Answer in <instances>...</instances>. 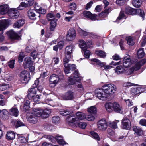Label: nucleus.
<instances>
[{
    "mask_svg": "<svg viewBox=\"0 0 146 146\" xmlns=\"http://www.w3.org/2000/svg\"><path fill=\"white\" fill-rule=\"evenodd\" d=\"M143 90V89L140 87H132L131 88V93L133 95H136L141 93Z\"/></svg>",
    "mask_w": 146,
    "mask_h": 146,
    "instance_id": "nucleus-24",
    "label": "nucleus"
},
{
    "mask_svg": "<svg viewBox=\"0 0 146 146\" xmlns=\"http://www.w3.org/2000/svg\"><path fill=\"white\" fill-rule=\"evenodd\" d=\"M38 55V52L36 50H34L31 53V56L33 57V59L36 58Z\"/></svg>",
    "mask_w": 146,
    "mask_h": 146,
    "instance_id": "nucleus-60",
    "label": "nucleus"
},
{
    "mask_svg": "<svg viewBox=\"0 0 146 146\" xmlns=\"http://www.w3.org/2000/svg\"><path fill=\"white\" fill-rule=\"evenodd\" d=\"M23 1L17 8L18 10H22L24 7L31 6L34 3V0H23Z\"/></svg>",
    "mask_w": 146,
    "mask_h": 146,
    "instance_id": "nucleus-11",
    "label": "nucleus"
},
{
    "mask_svg": "<svg viewBox=\"0 0 146 146\" xmlns=\"http://www.w3.org/2000/svg\"><path fill=\"white\" fill-rule=\"evenodd\" d=\"M6 80L10 81L12 80L13 78V75L11 74H7L5 76Z\"/></svg>",
    "mask_w": 146,
    "mask_h": 146,
    "instance_id": "nucleus-54",
    "label": "nucleus"
},
{
    "mask_svg": "<svg viewBox=\"0 0 146 146\" xmlns=\"http://www.w3.org/2000/svg\"><path fill=\"white\" fill-rule=\"evenodd\" d=\"M76 36L75 31L73 28H70L68 31L66 36V39L69 41H72L75 38Z\"/></svg>",
    "mask_w": 146,
    "mask_h": 146,
    "instance_id": "nucleus-12",
    "label": "nucleus"
},
{
    "mask_svg": "<svg viewBox=\"0 0 146 146\" xmlns=\"http://www.w3.org/2000/svg\"><path fill=\"white\" fill-rule=\"evenodd\" d=\"M77 31L80 35L85 36L89 35H90V36L92 37V35H94L92 33L87 32L86 31L83 30L80 28H78Z\"/></svg>",
    "mask_w": 146,
    "mask_h": 146,
    "instance_id": "nucleus-30",
    "label": "nucleus"
},
{
    "mask_svg": "<svg viewBox=\"0 0 146 146\" xmlns=\"http://www.w3.org/2000/svg\"><path fill=\"white\" fill-rule=\"evenodd\" d=\"M117 89V86L114 84H106L102 86L101 89H96L95 93L98 99L104 100L115 93Z\"/></svg>",
    "mask_w": 146,
    "mask_h": 146,
    "instance_id": "nucleus-1",
    "label": "nucleus"
},
{
    "mask_svg": "<svg viewBox=\"0 0 146 146\" xmlns=\"http://www.w3.org/2000/svg\"><path fill=\"white\" fill-rule=\"evenodd\" d=\"M94 117L91 114L88 115H86V118H85V119L89 121H93L94 120Z\"/></svg>",
    "mask_w": 146,
    "mask_h": 146,
    "instance_id": "nucleus-55",
    "label": "nucleus"
},
{
    "mask_svg": "<svg viewBox=\"0 0 146 146\" xmlns=\"http://www.w3.org/2000/svg\"><path fill=\"white\" fill-rule=\"evenodd\" d=\"M36 11L34 10L30 9L28 12V15L29 18L31 19H36V15L35 13Z\"/></svg>",
    "mask_w": 146,
    "mask_h": 146,
    "instance_id": "nucleus-32",
    "label": "nucleus"
},
{
    "mask_svg": "<svg viewBox=\"0 0 146 146\" xmlns=\"http://www.w3.org/2000/svg\"><path fill=\"white\" fill-rule=\"evenodd\" d=\"M107 127L106 121L105 120L102 119L98 121L97 123L98 129L101 131H104Z\"/></svg>",
    "mask_w": 146,
    "mask_h": 146,
    "instance_id": "nucleus-15",
    "label": "nucleus"
},
{
    "mask_svg": "<svg viewBox=\"0 0 146 146\" xmlns=\"http://www.w3.org/2000/svg\"><path fill=\"white\" fill-rule=\"evenodd\" d=\"M60 119V117L58 116L54 117L52 118V122L54 123H58Z\"/></svg>",
    "mask_w": 146,
    "mask_h": 146,
    "instance_id": "nucleus-62",
    "label": "nucleus"
},
{
    "mask_svg": "<svg viewBox=\"0 0 146 146\" xmlns=\"http://www.w3.org/2000/svg\"><path fill=\"white\" fill-rule=\"evenodd\" d=\"M126 40L127 42V44L129 45H133L135 43L134 40L133 38L131 36H129L126 38Z\"/></svg>",
    "mask_w": 146,
    "mask_h": 146,
    "instance_id": "nucleus-44",
    "label": "nucleus"
},
{
    "mask_svg": "<svg viewBox=\"0 0 146 146\" xmlns=\"http://www.w3.org/2000/svg\"><path fill=\"white\" fill-rule=\"evenodd\" d=\"M49 105L52 106H54V104L53 101L51 99L49 98H46L44 103Z\"/></svg>",
    "mask_w": 146,
    "mask_h": 146,
    "instance_id": "nucleus-49",
    "label": "nucleus"
},
{
    "mask_svg": "<svg viewBox=\"0 0 146 146\" xmlns=\"http://www.w3.org/2000/svg\"><path fill=\"white\" fill-rule=\"evenodd\" d=\"M6 136L8 139L9 140H13L15 138V134L13 131H9L7 133Z\"/></svg>",
    "mask_w": 146,
    "mask_h": 146,
    "instance_id": "nucleus-35",
    "label": "nucleus"
},
{
    "mask_svg": "<svg viewBox=\"0 0 146 146\" xmlns=\"http://www.w3.org/2000/svg\"><path fill=\"white\" fill-rule=\"evenodd\" d=\"M132 61L131 60L129 55H127L125 56L123 59V64L125 68H127L130 66L132 64Z\"/></svg>",
    "mask_w": 146,
    "mask_h": 146,
    "instance_id": "nucleus-19",
    "label": "nucleus"
},
{
    "mask_svg": "<svg viewBox=\"0 0 146 146\" xmlns=\"http://www.w3.org/2000/svg\"><path fill=\"white\" fill-rule=\"evenodd\" d=\"M90 134L91 136L95 139L97 141L100 140V138L99 135L96 132L93 131H91L90 132Z\"/></svg>",
    "mask_w": 146,
    "mask_h": 146,
    "instance_id": "nucleus-43",
    "label": "nucleus"
},
{
    "mask_svg": "<svg viewBox=\"0 0 146 146\" xmlns=\"http://www.w3.org/2000/svg\"><path fill=\"white\" fill-rule=\"evenodd\" d=\"M9 23L8 19L0 20V31H3L6 29L8 26Z\"/></svg>",
    "mask_w": 146,
    "mask_h": 146,
    "instance_id": "nucleus-21",
    "label": "nucleus"
},
{
    "mask_svg": "<svg viewBox=\"0 0 146 146\" xmlns=\"http://www.w3.org/2000/svg\"><path fill=\"white\" fill-rule=\"evenodd\" d=\"M125 17V15L123 12L121 11L119 15L117 18L116 22L118 23L119 22L121 21V20Z\"/></svg>",
    "mask_w": 146,
    "mask_h": 146,
    "instance_id": "nucleus-46",
    "label": "nucleus"
},
{
    "mask_svg": "<svg viewBox=\"0 0 146 146\" xmlns=\"http://www.w3.org/2000/svg\"><path fill=\"white\" fill-rule=\"evenodd\" d=\"M9 112L11 115L17 117L19 115V111L17 107H13L10 109Z\"/></svg>",
    "mask_w": 146,
    "mask_h": 146,
    "instance_id": "nucleus-27",
    "label": "nucleus"
},
{
    "mask_svg": "<svg viewBox=\"0 0 146 146\" xmlns=\"http://www.w3.org/2000/svg\"><path fill=\"white\" fill-rule=\"evenodd\" d=\"M59 80V78L55 74L50 76L49 80V86L52 88L54 87L58 83Z\"/></svg>",
    "mask_w": 146,
    "mask_h": 146,
    "instance_id": "nucleus-9",
    "label": "nucleus"
},
{
    "mask_svg": "<svg viewBox=\"0 0 146 146\" xmlns=\"http://www.w3.org/2000/svg\"><path fill=\"white\" fill-rule=\"evenodd\" d=\"M78 124L79 127L82 129H84L87 125L86 123L85 122H80Z\"/></svg>",
    "mask_w": 146,
    "mask_h": 146,
    "instance_id": "nucleus-56",
    "label": "nucleus"
},
{
    "mask_svg": "<svg viewBox=\"0 0 146 146\" xmlns=\"http://www.w3.org/2000/svg\"><path fill=\"white\" fill-rule=\"evenodd\" d=\"M107 15L106 13L103 11L100 13L98 15H97V16L98 17V18L99 19L98 20H102L106 17Z\"/></svg>",
    "mask_w": 146,
    "mask_h": 146,
    "instance_id": "nucleus-47",
    "label": "nucleus"
},
{
    "mask_svg": "<svg viewBox=\"0 0 146 146\" xmlns=\"http://www.w3.org/2000/svg\"><path fill=\"white\" fill-rule=\"evenodd\" d=\"M137 54L139 58H143L145 54L143 49L142 48H139L138 50Z\"/></svg>",
    "mask_w": 146,
    "mask_h": 146,
    "instance_id": "nucleus-42",
    "label": "nucleus"
},
{
    "mask_svg": "<svg viewBox=\"0 0 146 146\" xmlns=\"http://www.w3.org/2000/svg\"><path fill=\"white\" fill-rule=\"evenodd\" d=\"M81 80V77L79 76V74L78 71H75L68 79V82L70 84L73 85L75 83V81L79 82Z\"/></svg>",
    "mask_w": 146,
    "mask_h": 146,
    "instance_id": "nucleus-6",
    "label": "nucleus"
},
{
    "mask_svg": "<svg viewBox=\"0 0 146 146\" xmlns=\"http://www.w3.org/2000/svg\"><path fill=\"white\" fill-rule=\"evenodd\" d=\"M79 42L80 47L83 51L86 50L87 49V45L85 42L82 40H80Z\"/></svg>",
    "mask_w": 146,
    "mask_h": 146,
    "instance_id": "nucleus-36",
    "label": "nucleus"
},
{
    "mask_svg": "<svg viewBox=\"0 0 146 146\" xmlns=\"http://www.w3.org/2000/svg\"><path fill=\"white\" fill-rule=\"evenodd\" d=\"M55 138L60 144L64 145L66 144L65 141L63 139L62 137L60 135L56 136Z\"/></svg>",
    "mask_w": 146,
    "mask_h": 146,
    "instance_id": "nucleus-39",
    "label": "nucleus"
},
{
    "mask_svg": "<svg viewBox=\"0 0 146 146\" xmlns=\"http://www.w3.org/2000/svg\"><path fill=\"white\" fill-rule=\"evenodd\" d=\"M5 103V100L4 97L2 95H0V105L2 106L4 105Z\"/></svg>",
    "mask_w": 146,
    "mask_h": 146,
    "instance_id": "nucleus-52",
    "label": "nucleus"
},
{
    "mask_svg": "<svg viewBox=\"0 0 146 146\" xmlns=\"http://www.w3.org/2000/svg\"><path fill=\"white\" fill-rule=\"evenodd\" d=\"M30 79L29 72L26 70L22 71L20 75L19 80L23 84H27Z\"/></svg>",
    "mask_w": 146,
    "mask_h": 146,
    "instance_id": "nucleus-5",
    "label": "nucleus"
},
{
    "mask_svg": "<svg viewBox=\"0 0 146 146\" xmlns=\"http://www.w3.org/2000/svg\"><path fill=\"white\" fill-rule=\"evenodd\" d=\"M88 112L93 113H95L96 112V108L94 106H92L88 109Z\"/></svg>",
    "mask_w": 146,
    "mask_h": 146,
    "instance_id": "nucleus-50",
    "label": "nucleus"
},
{
    "mask_svg": "<svg viewBox=\"0 0 146 146\" xmlns=\"http://www.w3.org/2000/svg\"><path fill=\"white\" fill-rule=\"evenodd\" d=\"M9 7L7 4H5L0 6V14L4 15L8 12Z\"/></svg>",
    "mask_w": 146,
    "mask_h": 146,
    "instance_id": "nucleus-25",
    "label": "nucleus"
},
{
    "mask_svg": "<svg viewBox=\"0 0 146 146\" xmlns=\"http://www.w3.org/2000/svg\"><path fill=\"white\" fill-rule=\"evenodd\" d=\"M25 23L24 20L21 19L15 22L13 24L14 28H19L22 27Z\"/></svg>",
    "mask_w": 146,
    "mask_h": 146,
    "instance_id": "nucleus-26",
    "label": "nucleus"
},
{
    "mask_svg": "<svg viewBox=\"0 0 146 146\" xmlns=\"http://www.w3.org/2000/svg\"><path fill=\"white\" fill-rule=\"evenodd\" d=\"M105 107L106 110L111 112L113 110L115 112L121 113L122 112V108L121 106L117 102L113 103L111 102H107L105 105Z\"/></svg>",
    "mask_w": 146,
    "mask_h": 146,
    "instance_id": "nucleus-3",
    "label": "nucleus"
},
{
    "mask_svg": "<svg viewBox=\"0 0 146 146\" xmlns=\"http://www.w3.org/2000/svg\"><path fill=\"white\" fill-rule=\"evenodd\" d=\"M73 110L74 109L72 108H70L66 110H62L60 111V113L62 115H66L72 113Z\"/></svg>",
    "mask_w": 146,
    "mask_h": 146,
    "instance_id": "nucleus-28",
    "label": "nucleus"
},
{
    "mask_svg": "<svg viewBox=\"0 0 146 146\" xmlns=\"http://www.w3.org/2000/svg\"><path fill=\"white\" fill-rule=\"evenodd\" d=\"M139 123L142 126H146V119H141L140 120Z\"/></svg>",
    "mask_w": 146,
    "mask_h": 146,
    "instance_id": "nucleus-63",
    "label": "nucleus"
},
{
    "mask_svg": "<svg viewBox=\"0 0 146 146\" xmlns=\"http://www.w3.org/2000/svg\"><path fill=\"white\" fill-rule=\"evenodd\" d=\"M132 129L135 133L138 135L141 136L143 134V131L141 128L138 127L133 126L132 127Z\"/></svg>",
    "mask_w": 146,
    "mask_h": 146,
    "instance_id": "nucleus-31",
    "label": "nucleus"
},
{
    "mask_svg": "<svg viewBox=\"0 0 146 146\" xmlns=\"http://www.w3.org/2000/svg\"><path fill=\"white\" fill-rule=\"evenodd\" d=\"M124 100L128 107L131 106L133 104V102L131 100L128 99L127 100Z\"/></svg>",
    "mask_w": 146,
    "mask_h": 146,
    "instance_id": "nucleus-53",
    "label": "nucleus"
},
{
    "mask_svg": "<svg viewBox=\"0 0 146 146\" xmlns=\"http://www.w3.org/2000/svg\"><path fill=\"white\" fill-rule=\"evenodd\" d=\"M39 81L38 79L36 80L34 84L33 85V88H31L29 90V93L27 95L28 98L29 100L33 99V97H34L36 93V90L34 88H36L38 84Z\"/></svg>",
    "mask_w": 146,
    "mask_h": 146,
    "instance_id": "nucleus-7",
    "label": "nucleus"
},
{
    "mask_svg": "<svg viewBox=\"0 0 146 146\" xmlns=\"http://www.w3.org/2000/svg\"><path fill=\"white\" fill-rule=\"evenodd\" d=\"M37 11L38 13L42 14H44L46 13V10L42 8H40L37 10Z\"/></svg>",
    "mask_w": 146,
    "mask_h": 146,
    "instance_id": "nucleus-58",
    "label": "nucleus"
},
{
    "mask_svg": "<svg viewBox=\"0 0 146 146\" xmlns=\"http://www.w3.org/2000/svg\"><path fill=\"white\" fill-rule=\"evenodd\" d=\"M9 87V85L5 84H0V90L1 91L5 90L8 89Z\"/></svg>",
    "mask_w": 146,
    "mask_h": 146,
    "instance_id": "nucleus-48",
    "label": "nucleus"
},
{
    "mask_svg": "<svg viewBox=\"0 0 146 146\" xmlns=\"http://www.w3.org/2000/svg\"><path fill=\"white\" fill-rule=\"evenodd\" d=\"M70 59H64V65L65 67L64 71L65 73L67 74L70 72L71 70H73L76 69V66L75 64H68Z\"/></svg>",
    "mask_w": 146,
    "mask_h": 146,
    "instance_id": "nucleus-4",
    "label": "nucleus"
},
{
    "mask_svg": "<svg viewBox=\"0 0 146 146\" xmlns=\"http://www.w3.org/2000/svg\"><path fill=\"white\" fill-rule=\"evenodd\" d=\"M51 112V110L49 108L44 109L34 108L32 113H27L26 117L30 123L35 124L37 121L36 117L46 118L49 116Z\"/></svg>",
    "mask_w": 146,
    "mask_h": 146,
    "instance_id": "nucleus-2",
    "label": "nucleus"
},
{
    "mask_svg": "<svg viewBox=\"0 0 146 146\" xmlns=\"http://www.w3.org/2000/svg\"><path fill=\"white\" fill-rule=\"evenodd\" d=\"M29 99L28 98V97L26 98L24 101V103L23 106V108L24 110H27L29 108V104L30 101Z\"/></svg>",
    "mask_w": 146,
    "mask_h": 146,
    "instance_id": "nucleus-34",
    "label": "nucleus"
},
{
    "mask_svg": "<svg viewBox=\"0 0 146 146\" xmlns=\"http://www.w3.org/2000/svg\"><path fill=\"white\" fill-rule=\"evenodd\" d=\"M115 72L117 74H121L124 73L125 71V69L122 66H117L114 69Z\"/></svg>",
    "mask_w": 146,
    "mask_h": 146,
    "instance_id": "nucleus-33",
    "label": "nucleus"
},
{
    "mask_svg": "<svg viewBox=\"0 0 146 146\" xmlns=\"http://www.w3.org/2000/svg\"><path fill=\"white\" fill-rule=\"evenodd\" d=\"M7 35L12 40L19 39L20 38V36L13 30H10L8 32Z\"/></svg>",
    "mask_w": 146,
    "mask_h": 146,
    "instance_id": "nucleus-22",
    "label": "nucleus"
},
{
    "mask_svg": "<svg viewBox=\"0 0 146 146\" xmlns=\"http://www.w3.org/2000/svg\"><path fill=\"white\" fill-rule=\"evenodd\" d=\"M83 14L84 16L87 18H89L92 21H95L96 20H98L97 15L96 14H92L90 12L88 11H85L84 12Z\"/></svg>",
    "mask_w": 146,
    "mask_h": 146,
    "instance_id": "nucleus-20",
    "label": "nucleus"
},
{
    "mask_svg": "<svg viewBox=\"0 0 146 146\" xmlns=\"http://www.w3.org/2000/svg\"><path fill=\"white\" fill-rule=\"evenodd\" d=\"M136 10L130 7H127L126 8L125 13L127 14H133L135 13Z\"/></svg>",
    "mask_w": 146,
    "mask_h": 146,
    "instance_id": "nucleus-40",
    "label": "nucleus"
},
{
    "mask_svg": "<svg viewBox=\"0 0 146 146\" xmlns=\"http://www.w3.org/2000/svg\"><path fill=\"white\" fill-rule=\"evenodd\" d=\"M137 12L139 14V15L142 18L144 17V11L141 9H139L137 10Z\"/></svg>",
    "mask_w": 146,
    "mask_h": 146,
    "instance_id": "nucleus-64",
    "label": "nucleus"
},
{
    "mask_svg": "<svg viewBox=\"0 0 146 146\" xmlns=\"http://www.w3.org/2000/svg\"><path fill=\"white\" fill-rule=\"evenodd\" d=\"M47 19L48 21H50V29L51 31H53L56 25V20L55 19L54 15L53 13H50L47 15Z\"/></svg>",
    "mask_w": 146,
    "mask_h": 146,
    "instance_id": "nucleus-8",
    "label": "nucleus"
},
{
    "mask_svg": "<svg viewBox=\"0 0 146 146\" xmlns=\"http://www.w3.org/2000/svg\"><path fill=\"white\" fill-rule=\"evenodd\" d=\"M1 114L2 117L3 119H7L9 116V112L5 109L1 111Z\"/></svg>",
    "mask_w": 146,
    "mask_h": 146,
    "instance_id": "nucleus-37",
    "label": "nucleus"
},
{
    "mask_svg": "<svg viewBox=\"0 0 146 146\" xmlns=\"http://www.w3.org/2000/svg\"><path fill=\"white\" fill-rule=\"evenodd\" d=\"M122 127L123 129L129 130L131 127V122L129 119L126 118H124L122 120Z\"/></svg>",
    "mask_w": 146,
    "mask_h": 146,
    "instance_id": "nucleus-17",
    "label": "nucleus"
},
{
    "mask_svg": "<svg viewBox=\"0 0 146 146\" xmlns=\"http://www.w3.org/2000/svg\"><path fill=\"white\" fill-rule=\"evenodd\" d=\"M132 4L135 7H139L141 4V0H133L132 1Z\"/></svg>",
    "mask_w": 146,
    "mask_h": 146,
    "instance_id": "nucleus-41",
    "label": "nucleus"
},
{
    "mask_svg": "<svg viewBox=\"0 0 146 146\" xmlns=\"http://www.w3.org/2000/svg\"><path fill=\"white\" fill-rule=\"evenodd\" d=\"M18 140V141L21 143H25L27 141L25 137L20 136L19 137Z\"/></svg>",
    "mask_w": 146,
    "mask_h": 146,
    "instance_id": "nucleus-57",
    "label": "nucleus"
},
{
    "mask_svg": "<svg viewBox=\"0 0 146 146\" xmlns=\"http://www.w3.org/2000/svg\"><path fill=\"white\" fill-rule=\"evenodd\" d=\"M33 63L31 58L29 57H26L24 59L23 62V66L25 68H29Z\"/></svg>",
    "mask_w": 146,
    "mask_h": 146,
    "instance_id": "nucleus-23",
    "label": "nucleus"
},
{
    "mask_svg": "<svg viewBox=\"0 0 146 146\" xmlns=\"http://www.w3.org/2000/svg\"><path fill=\"white\" fill-rule=\"evenodd\" d=\"M73 45H70L66 47L65 50V57L64 59H70L71 55L74 49Z\"/></svg>",
    "mask_w": 146,
    "mask_h": 146,
    "instance_id": "nucleus-13",
    "label": "nucleus"
},
{
    "mask_svg": "<svg viewBox=\"0 0 146 146\" xmlns=\"http://www.w3.org/2000/svg\"><path fill=\"white\" fill-rule=\"evenodd\" d=\"M91 61L96 62L97 64H98L102 67H104L105 70H107L112 68V66L110 65H106L105 63H102L98 59L94 58L91 59Z\"/></svg>",
    "mask_w": 146,
    "mask_h": 146,
    "instance_id": "nucleus-18",
    "label": "nucleus"
},
{
    "mask_svg": "<svg viewBox=\"0 0 146 146\" xmlns=\"http://www.w3.org/2000/svg\"><path fill=\"white\" fill-rule=\"evenodd\" d=\"M76 117L78 119V122L79 119L83 120L85 119L86 118L85 115L81 112H78L76 113Z\"/></svg>",
    "mask_w": 146,
    "mask_h": 146,
    "instance_id": "nucleus-38",
    "label": "nucleus"
},
{
    "mask_svg": "<svg viewBox=\"0 0 146 146\" xmlns=\"http://www.w3.org/2000/svg\"><path fill=\"white\" fill-rule=\"evenodd\" d=\"M66 123L68 124L71 123H78V119L73 114H71L68 116L66 119Z\"/></svg>",
    "mask_w": 146,
    "mask_h": 146,
    "instance_id": "nucleus-16",
    "label": "nucleus"
},
{
    "mask_svg": "<svg viewBox=\"0 0 146 146\" xmlns=\"http://www.w3.org/2000/svg\"><path fill=\"white\" fill-rule=\"evenodd\" d=\"M119 122V121L116 120L114 122L110 123L109 124V126L110 127L113 128H116L117 127V124Z\"/></svg>",
    "mask_w": 146,
    "mask_h": 146,
    "instance_id": "nucleus-51",
    "label": "nucleus"
},
{
    "mask_svg": "<svg viewBox=\"0 0 146 146\" xmlns=\"http://www.w3.org/2000/svg\"><path fill=\"white\" fill-rule=\"evenodd\" d=\"M69 6L70 8L72 10H75L76 9V3L74 2H72L70 3Z\"/></svg>",
    "mask_w": 146,
    "mask_h": 146,
    "instance_id": "nucleus-61",
    "label": "nucleus"
},
{
    "mask_svg": "<svg viewBox=\"0 0 146 146\" xmlns=\"http://www.w3.org/2000/svg\"><path fill=\"white\" fill-rule=\"evenodd\" d=\"M15 64V60H11L8 63V66L11 68H14Z\"/></svg>",
    "mask_w": 146,
    "mask_h": 146,
    "instance_id": "nucleus-59",
    "label": "nucleus"
},
{
    "mask_svg": "<svg viewBox=\"0 0 146 146\" xmlns=\"http://www.w3.org/2000/svg\"><path fill=\"white\" fill-rule=\"evenodd\" d=\"M8 15L10 18L13 19L17 18L19 16L18 11L15 8H12L8 11Z\"/></svg>",
    "mask_w": 146,
    "mask_h": 146,
    "instance_id": "nucleus-14",
    "label": "nucleus"
},
{
    "mask_svg": "<svg viewBox=\"0 0 146 146\" xmlns=\"http://www.w3.org/2000/svg\"><path fill=\"white\" fill-rule=\"evenodd\" d=\"M146 62V59H143L136 63L134 66H133L129 70V74H132L134 70H139L141 66Z\"/></svg>",
    "mask_w": 146,
    "mask_h": 146,
    "instance_id": "nucleus-10",
    "label": "nucleus"
},
{
    "mask_svg": "<svg viewBox=\"0 0 146 146\" xmlns=\"http://www.w3.org/2000/svg\"><path fill=\"white\" fill-rule=\"evenodd\" d=\"M74 98V93L71 91L67 92L64 96L63 99L64 100H71Z\"/></svg>",
    "mask_w": 146,
    "mask_h": 146,
    "instance_id": "nucleus-29",
    "label": "nucleus"
},
{
    "mask_svg": "<svg viewBox=\"0 0 146 146\" xmlns=\"http://www.w3.org/2000/svg\"><path fill=\"white\" fill-rule=\"evenodd\" d=\"M96 53L101 58H104L106 55V53L102 50H96Z\"/></svg>",
    "mask_w": 146,
    "mask_h": 146,
    "instance_id": "nucleus-45",
    "label": "nucleus"
}]
</instances>
